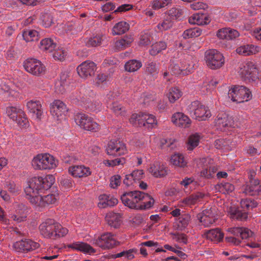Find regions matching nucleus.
Segmentation results:
<instances>
[{
    "mask_svg": "<svg viewBox=\"0 0 261 261\" xmlns=\"http://www.w3.org/2000/svg\"><path fill=\"white\" fill-rule=\"evenodd\" d=\"M170 161L173 165L180 167H184L187 164L184 159L183 155L178 153L172 155Z\"/></svg>",
    "mask_w": 261,
    "mask_h": 261,
    "instance_id": "nucleus-42",
    "label": "nucleus"
},
{
    "mask_svg": "<svg viewBox=\"0 0 261 261\" xmlns=\"http://www.w3.org/2000/svg\"><path fill=\"white\" fill-rule=\"evenodd\" d=\"M39 244L30 239H22L13 243V250L17 252H28L39 247Z\"/></svg>",
    "mask_w": 261,
    "mask_h": 261,
    "instance_id": "nucleus-13",
    "label": "nucleus"
},
{
    "mask_svg": "<svg viewBox=\"0 0 261 261\" xmlns=\"http://www.w3.org/2000/svg\"><path fill=\"white\" fill-rule=\"evenodd\" d=\"M27 107L29 112L32 113L36 118L41 119L43 111L41 101L30 100L27 103Z\"/></svg>",
    "mask_w": 261,
    "mask_h": 261,
    "instance_id": "nucleus-23",
    "label": "nucleus"
},
{
    "mask_svg": "<svg viewBox=\"0 0 261 261\" xmlns=\"http://www.w3.org/2000/svg\"><path fill=\"white\" fill-rule=\"evenodd\" d=\"M256 183H257V179H251L249 184H248L245 186L244 189V192L246 194H248L250 196H254L257 195V190L255 186V185H256L257 184Z\"/></svg>",
    "mask_w": 261,
    "mask_h": 261,
    "instance_id": "nucleus-46",
    "label": "nucleus"
},
{
    "mask_svg": "<svg viewBox=\"0 0 261 261\" xmlns=\"http://www.w3.org/2000/svg\"><path fill=\"white\" fill-rule=\"evenodd\" d=\"M98 205L100 208H106L108 206H113L118 203L117 199L112 196L106 194L101 195L99 196Z\"/></svg>",
    "mask_w": 261,
    "mask_h": 261,
    "instance_id": "nucleus-28",
    "label": "nucleus"
},
{
    "mask_svg": "<svg viewBox=\"0 0 261 261\" xmlns=\"http://www.w3.org/2000/svg\"><path fill=\"white\" fill-rule=\"evenodd\" d=\"M240 35L238 31L230 28L219 29L217 32V36L220 39L233 40Z\"/></svg>",
    "mask_w": 261,
    "mask_h": 261,
    "instance_id": "nucleus-21",
    "label": "nucleus"
},
{
    "mask_svg": "<svg viewBox=\"0 0 261 261\" xmlns=\"http://www.w3.org/2000/svg\"><path fill=\"white\" fill-rule=\"evenodd\" d=\"M205 59L207 65L212 69L221 67L224 64L222 54L216 49H210L205 52Z\"/></svg>",
    "mask_w": 261,
    "mask_h": 261,
    "instance_id": "nucleus-8",
    "label": "nucleus"
},
{
    "mask_svg": "<svg viewBox=\"0 0 261 261\" xmlns=\"http://www.w3.org/2000/svg\"><path fill=\"white\" fill-rule=\"evenodd\" d=\"M38 34V33L36 30H27L23 32L22 36L27 42H29L36 39Z\"/></svg>",
    "mask_w": 261,
    "mask_h": 261,
    "instance_id": "nucleus-60",
    "label": "nucleus"
},
{
    "mask_svg": "<svg viewBox=\"0 0 261 261\" xmlns=\"http://www.w3.org/2000/svg\"><path fill=\"white\" fill-rule=\"evenodd\" d=\"M129 29V25L125 21H120L117 23L112 29L113 35H119L126 33Z\"/></svg>",
    "mask_w": 261,
    "mask_h": 261,
    "instance_id": "nucleus-34",
    "label": "nucleus"
},
{
    "mask_svg": "<svg viewBox=\"0 0 261 261\" xmlns=\"http://www.w3.org/2000/svg\"><path fill=\"white\" fill-rule=\"evenodd\" d=\"M5 189L8 190L13 195H16L20 191V187L16 185L13 181L7 182L4 187Z\"/></svg>",
    "mask_w": 261,
    "mask_h": 261,
    "instance_id": "nucleus-57",
    "label": "nucleus"
},
{
    "mask_svg": "<svg viewBox=\"0 0 261 261\" xmlns=\"http://www.w3.org/2000/svg\"><path fill=\"white\" fill-rule=\"evenodd\" d=\"M75 122L81 128L85 130L96 132L99 129V125L88 115L80 113L74 116Z\"/></svg>",
    "mask_w": 261,
    "mask_h": 261,
    "instance_id": "nucleus-7",
    "label": "nucleus"
},
{
    "mask_svg": "<svg viewBox=\"0 0 261 261\" xmlns=\"http://www.w3.org/2000/svg\"><path fill=\"white\" fill-rule=\"evenodd\" d=\"M50 113L54 117L59 118L67 111L66 105L60 100H55L50 107Z\"/></svg>",
    "mask_w": 261,
    "mask_h": 261,
    "instance_id": "nucleus-20",
    "label": "nucleus"
},
{
    "mask_svg": "<svg viewBox=\"0 0 261 261\" xmlns=\"http://www.w3.org/2000/svg\"><path fill=\"white\" fill-rule=\"evenodd\" d=\"M55 178L49 174L44 177H34L31 178L24 192L30 202L35 207H43V197L39 195L44 190H47L54 184Z\"/></svg>",
    "mask_w": 261,
    "mask_h": 261,
    "instance_id": "nucleus-1",
    "label": "nucleus"
},
{
    "mask_svg": "<svg viewBox=\"0 0 261 261\" xmlns=\"http://www.w3.org/2000/svg\"><path fill=\"white\" fill-rule=\"evenodd\" d=\"M197 217L204 227H209L217 219L215 208L206 209L202 213L198 214Z\"/></svg>",
    "mask_w": 261,
    "mask_h": 261,
    "instance_id": "nucleus-17",
    "label": "nucleus"
},
{
    "mask_svg": "<svg viewBox=\"0 0 261 261\" xmlns=\"http://www.w3.org/2000/svg\"><path fill=\"white\" fill-rule=\"evenodd\" d=\"M58 196L55 194H48L43 197V207L49 204H54L56 202Z\"/></svg>",
    "mask_w": 261,
    "mask_h": 261,
    "instance_id": "nucleus-62",
    "label": "nucleus"
},
{
    "mask_svg": "<svg viewBox=\"0 0 261 261\" xmlns=\"http://www.w3.org/2000/svg\"><path fill=\"white\" fill-rule=\"evenodd\" d=\"M205 194L203 193L198 192L190 195L188 197L182 199V202L185 205H194L201 201L204 197Z\"/></svg>",
    "mask_w": 261,
    "mask_h": 261,
    "instance_id": "nucleus-32",
    "label": "nucleus"
},
{
    "mask_svg": "<svg viewBox=\"0 0 261 261\" xmlns=\"http://www.w3.org/2000/svg\"><path fill=\"white\" fill-rule=\"evenodd\" d=\"M142 66L141 62L137 60H130L127 62L124 66L126 71L135 72L140 69Z\"/></svg>",
    "mask_w": 261,
    "mask_h": 261,
    "instance_id": "nucleus-43",
    "label": "nucleus"
},
{
    "mask_svg": "<svg viewBox=\"0 0 261 261\" xmlns=\"http://www.w3.org/2000/svg\"><path fill=\"white\" fill-rule=\"evenodd\" d=\"M25 70L33 75L39 76L45 72V66L38 60L34 58L27 59L23 63Z\"/></svg>",
    "mask_w": 261,
    "mask_h": 261,
    "instance_id": "nucleus-10",
    "label": "nucleus"
},
{
    "mask_svg": "<svg viewBox=\"0 0 261 261\" xmlns=\"http://www.w3.org/2000/svg\"><path fill=\"white\" fill-rule=\"evenodd\" d=\"M201 30L199 28H191L185 31L182 36L185 39L197 37L201 34Z\"/></svg>",
    "mask_w": 261,
    "mask_h": 261,
    "instance_id": "nucleus-48",
    "label": "nucleus"
},
{
    "mask_svg": "<svg viewBox=\"0 0 261 261\" xmlns=\"http://www.w3.org/2000/svg\"><path fill=\"white\" fill-rule=\"evenodd\" d=\"M77 99L84 103L86 109L91 111L97 112L101 109V104L99 101L92 102L89 97L86 96L85 98L84 96H79Z\"/></svg>",
    "mask_w": 261,
    "mask_h": 261,
    "instance_id": "nucleus-30",
    "label": "nucleus"
},
{
    "mask_svg": "<svg viewBox=\"0 0 261 261\" xmlns=\"http://www.w3.org/2000/svg\"><path fill=\"white\" fill-rule=\"evenodd\" d=\"M96 70V64L92 61H86L76 68L79 76L82 78H87L94 75Z\"/></svg>",
    "mask_w": 261,
    "mask_h": 261,
    "instance_id": "nucleus-15",
    "label": "nucleus"
},
{
    "mask_svg": "<svg viewBox=\"0 0 261 261\" xmlns=\"http://www.w3.org/2000/svg\"><path fill=\"white\" fill-rule=\"evenodd\" d=\"M130 122L134 125L142 127L148 125V127L156 124V120L154 115L144 112L133 114L129 119Z\"/></svg>",
    "mask_w": 261,
    "mask_h": 261,
    "instance_id": "nucleus-6",
    "label": "nucleus"
},
{
    "mask_svg": "<svg viewBox=\"0 0 261 261\" xmlns=\"http://www.w3.org/2000/svg\"><path fill=\"white\" fill-rule=\"evenodd\" d=\"M228 231L236 237H240L242 239H246L252 236V231L248 228L243 227L230 228Z\"/></svg>",
    "mask_w": 261,
    "mask_h": 261,
    "instance_id": "nucleus-33",
    "label": "nucleus"
},
{
    "mask_svg": "<svg viewBox=\"0 0 261 261\" xmlns=\"http://www.w3.org/2000/svg\"><path fill=\"white\" fill-rule=\"evenodd\" d=\"M230 218L238 220L243 221L247 218V213L246 212H242L235 207H230L229 210Z\"/></svg>",
    "mask_w": 261,
    "mask_h": 261,
    "instance_id": "nucleus-38",
    "label": "nucleus"
},
{
    "mask_svg": "<svg viewBox=\"0 0 261 261\" xmlns=\"http://www.w3.org/2000/svg\"><path fill=\"white\" fill-rule=\"evenodd\" d=\"M83 27L82 25L81 20H79L74 23L72 22H68L65 25V31L67 33H71V34H75L81 32L83 30Z\"/></svg>",
    "mask_w": 261,
    "mask_h": 261,
    "instance_id": "nucleus-36",
    "label": "nucleus"
},
{
    "mask_svg": "<svg viewBox=\"0 0 261 261\" xmlns=\"http://www.w3.org/2000/svg\"><path fill=\"white\" fill-rule=\"evenodd\" d=\"M241 207L244 209L249 210L256 206V203L250 199L242 200L241 202Z\"/></svg>",
    "mask_w": 261,
    "mask_h": 261,
    "instance_id": "nucleus-63",
    "label": "nucleus"
},
{
    "mask_svg": "<svg viewBox=\"0 0 261 261\" xmlns=\"http://www.w3.org/2000/svg\"><path fill=\"white\" fill-rule=\"evenodd\" d=\"M106 151L108 155L116 156L125 153L126 148L125 144L121 141L113 140L108 143Z\"/></svg>",
    "mask_w": 261,
    "mask_h": 261,
    "instance_id": "nucleus-11",
    "label": "nucleus"
},
{
    "mask_svg": "<svg viewBox=\"0 0 261 261\" xmlns=\"http://www.w3.org/2000/svg\"><path fill=\"white\" fill-rule=\"evenodd\" d=\"M172 122L176 126L186 128L189 127L191 123L190 119L184 113L177 112L174 113L171 118Z\"/></svg>",
    "mask_w": 261,
    "mask_h": 261,
    "instance_id": "nucleus-19",
    "label": "nucleus"
},
{
    "mask_svg": "<svg viewBox=\"0 0 261 261\" xmlns=\"http://www.w3.org/2000/svg\"><path fill=\"white\" fill-rule=\"evenodd\" d=\"M110 108L117 115L124 116L125 114V109L118 102L110 104Z\"/></svg>",
    "mask_w": 261,
    "mask_h": 261,
    "instance_id": "nucleus-52",
    "label": "nucleus"
},
{
    "mask_svg": "<svg viewBox=\"0 0 261 261\" xmlns=\"http://www.w3.org/2000/svg\"><path fill=\"white\" fill-rule=\"evenodd\" d=\"M173 22V20L167 16L165 19L158 24L157 27L161 31H166L172 27Z\"/></svg>",
    "mask_w": 261,
    "mask_h": 261,
    "instance_id": "nucleus-56",
    "label": "nucleus"
},
{
    "mask_svg": "<svg viewBox=\"0 0 261 261\" xmlns=\"http://www.w3.org/2000/svg\"><path fill=\"white\" fill-rule=\"evenodd\" d=\"M7 116L20 126L27 127L28 124V120L25 117L23 111L17 107H8L6 108Z\"/></svg>",
    "mask_w": 261,
    "mask_h": 261,
    "instance_id": "nucleus-9",
    "label": "nucleus"
},
{
    "mask_svg": "<svg viewBox=\"0 0 261 261\" xmlns=\"http://www.w3.org/2000/svg\"><path fill=\"white\" fill-rule=\"evenodd\" d=\"M45 163L46 169H51L57 167L58 161L53 155L48 153H45Z\"/></svg>",
    "mask_w": 261,
    "mask_h": 261,
    "instance_id": "nucleus-54",
    "label": "nucleus"
},
{
    "mask_svg": "<svg viewBox=\"0 0 261 261\" xmlns=\"http://www.w3.org/2000/svg\"><path fill=\"white\" fill-rule=\"evenodd\" d=\"M67 247L73 250H78L89 254L96 252L94 249L90 245L81 242H74L67 245Z\"/></svg>",
    "mask_w": 261,
    "mask_h": 261,
    "instance_id": "nucleus-26",
    "label": "nucleus"
},
{
    "mask_svg": "<svg viewBox=\"0 0 261 261\" xmlns=\"http://www.w3.org/2000/svg\"><path fill=\"white\" fill-rule=\"evenodd\" d=\"M56 225V222L54 220L47 219L40 225V232L44 238L55 239L57 238Z\"/></svg>",
    "mask_w": 261,
    "mask_h": 261,
    "instance_id": "nucleus-12",
    "label": "nucleus"
},
{
    "mask_svg": "<svg viewBox=\"0 0 261 261\" xmlns=\"http://www.w3.org/2000/svg\"><path fill=\"white\" fill-rule=\"evenodd\" d=\"M121 200L125 206L136 210L150 208L154 201L150 195L139 191L124 193L121 196Z\"/></svg>",
    "mask_w": 261,
    "mask_h": 261,
    "instance_id": "nucleus-2",
    "label": "nucleus"
},
{
    "mask_svg": "<svg viewBox=\"0 0 261 261\" xmlns=\"http://www.w3.org/2000/svg\"><path fill=\"white\" fill-rule=\"evenodd\" d=\"M204 235L207 239L216 242H220L224 238V233L218 228L205 230Z\"/></svg>",
    "mask_w": 261,
    "mask_h": 261,
    "instance_id": "nucleus-29",
    "label": "nucleus"
},
{
    "mask_svg": "<svg viewBox=\"0 0 261 261\" xmlns=\"http://www.w3.org/2000/svg\"><path fill=\"white\" fill-rule=\"evenodd\" d=\"M187 110L188 113L193 118L199 121L205 120L211 116L208 108L198 101H194L191 102L188 106Z\"/></svg>",
    "mask_w": 261,
    "mask_h": 261,
    "instance_id": "nucleus-5",
    "label": "nucleus"
},
{
    "mask_svg": "<svg viewBox=\"0 0 261 261\" xmlns=\"http://www.w3.org/2000/svg\"><path fill=\"white\" fill-rule=\"evenodd\" d=\"M248 10L251 15L256 13L257 8L261 7V0H247Z\"/></svg>",
    "mask_w": 261,
    "mask_h": 261,
    "instance_id": "nucleus-50",
    "label": "nucleus"
},
{
    "mask_svg": "<svg viewBox=\"0 0 261 261\" xmlns=\"http://www.w3.org/2000/svg\"><path fill=\"white\" fill-rule=\"evenodd\" d=\"M32 164L35 169L46 170L45 154H39L34 157Z\"/></svg>",
    "mask_w": 261,
    "mask_h": 261,
    "instance_id": "nucleus-35",
    "label": "nucleus"
},
{
    "mask_svg": "<svg viewBox=\"0 0 261 261\" xmlns=\"http://www.w3.org/2000/svg\"><path fill=\"white\" fill-rule=\"evenodd\" d=\"M210 17L206 14L196 13L193 14L189 19V23L197 25H204L209 23Z\"/></svg>",
    "mask_w": 261,
    "mask_h": 261,
    "instance_id": "nucleus-31",
    "label": "nucleus"
},
{
    "mask_svg": "<svg viewBox=\"0 0 261 261\" xmlns=\"http://www.w3.org/2000/svg\"><path fill=\"white\" fill-rule=\"evenodd\" d=\"M117 243L114 236L110 232L102 234L94 242L95 245L104 249L112 248L117 245Z\"/></svg>",
    "mask_w": 261,
    "mask_h": 261,
    "instance_id": "nucleus-14",
    "label": "nucleus"
},
{
    "mask_svg": "<svg viewBox=\"0 0 261 261\" xmlns=\"http://www.w3.org/2000/svg\"><path fill=\"white\" fill-rule=\"evenodd\" d=\"M171 2L172 0H154L152 3V8L158 10L168 6Z\"/></svg>",
    "mask_w": 261,
    "mask_h": 261,
    "instance_id": "nucleus-61",
    "label": "nucleus"
},
{
    "mask_svg": "<svg viewBox=\"0 0 261 261\" xmlns=\"http://www.w3.org/2000/svg\"><path fill=\"white\" fill-rule=\"evenodd\" d=\"M181 92L177 88L173 87L169 90L168 97L170 102L174 103L181 96Z\"/></svg>",
    "mask_w": 261,
    "mask_h": 261,
    "instance_id": "nucleus-49",
    "label": "nucleus"
},
{
    "mask_svg": "<svg viewBox=\"0 0 261 261\" xmlns=\"http://www.w3.org/2000/svg\"><path fill=\"white\" fill-rule=\"evenodd\" d=\"M260 47L259 46L252 44L242 45L236 49L238 54L244 56L255 54L258 53Z\"/></svg>",
    "mask_w": 261,
    "mask_h": 261,
    "instance_id": "nucleus-25",
    "label": "nucleus"
},
{
    "mask_svg": "<svg viewBox=\"0 0 261 261\" xmlns=\"http://www.w3.org/2000/svg\"><path fill=\"white\" fill-rule=\"evenodd\" d=\"M56 46V44L50 38H45L40 43V49L48 52H51L54 50Z\"/></svg>",
    "mask_w": 261,
    "mask_h": 261,
    "instance_id": "nucleus-40",
    "label": "nucleus"
},
{
    "mask_svg": "<svg viewBox=\"0 0 261 261\" xmlns=\"http://www.w3.org/2000/svg\"><path fill=\"white\" fill-rule=\"evenodd\" d=\"M238 73L245 81H255L258 79V69L253 62L249 61L240 64Z\"/></svg>",
    "mask_w": 261,
    "mask_h": 261,
    "instance_id": "nucleus-4",
    "label": "nucleus"
},
{
    "mask_svg": "<svg viewBox=\"0 0 261 261\" xmlns=\"http://www.w3.org/2000/svg\"><path fill=\"white\" fill-rule=\"evenodd\" d=\"M108 224L114 228H118L121 224V220L118 216L113 213L108 214L106 217Z\"/></svg>",
    "mask_w": 261,
    "mask_h": 261,
    "instance_id": "nucleus-39",
    "label": "nucleus"
},
{
    "mask_svg": "<svg viewBox=\"0 0 261 261\" xmlns=\"http://www.w3.org/2000/svg\"><path fill=\"white\" fill-rule=\"evenodd\" d=\"M0 96L5 100H10V97L12 91L10 88L5 84L0 85Z\"/></svg>",
    "mask_w": 261,
    "mask_h": 261,
    "instance_id": "nucleus-59",
    "label": "nucleus"
},
{
    "mask_svg": "<svg viewBox=\"0 0 261 261\" xmlns=\"http://www.w3.org/2000/svg\"><path fill=\"white\" fill-rule=\"evenodd\" d=\"M105 37L102 35H97L90 38L86 42V45L88 47H94L100 45Z\"/></svg>",
    "mask_w": 261,
    "mask_h": 261,
    "instance_id": "nucleus-55",
    "label": "nucleus"
},
{
    "mask_svg": "<svg viewBox=\"0 0 261 261\" xmlns=\"http://www.w3.org/2000/svg\"><path fill=\"white\" fill-rule=\"evenodd\" d=\"M234 121L232 117L225 113H220L215 119L216 129L225 131L226 128L233 127Z\"/></svg>",
    "mask_w": 261,
    "mask_h": 261,
    "instance_id": "nucleus-16",
    "label": "nucleus"
},
{
    "mask_svg": "<svg viewBox=\"0 0 261 261\" xmlns=\"http://www.w3.org/2000/svg\"><path fill=\"white\" fill-rule=\"evenodd\" d=\"M201 137L198 133H194L191 135L188 138L187 143V148L189 150H193L197 147L199 143Z\"/></svg>",
    "mask_w": 261,
    "mask_h": 261,
    "instance_id": "nucleus-37",
    "label": "nucleus"
},
{
    "mask_svg": "<svg viewBox=\"0 0 261 261\" xmlns=\"http://www.w3.org/2000/svg\"><path fill=\"white\" fill-rule=\"evenodd\" d=\"M148 171L155 177H162L167 174L166 167L160 162H155L150 165Z\"/></svg>",
    "mask_w": 261,
    "mask_h": 261,
    "instance_id": "nucleus-22",
    "label": "nucleus"
},
{
    "mask_svg": "<svg viewBox=\"0 0 261 261\" xmlns=\"http://www.w3.org/2000/svg\"><path fill=\"white\" fill-rule=\"evenodd\" d=\"M146 71L147 73L152 77L153 80L156 79L159 73V69L155 63L151 62L146 64Z\"/></svg>",
    "mask_w": 261,
    "mask_h": 261,
    "instance_id": "nucleus-45",
    "label": "nucleus"
},
{
    "mask_svg": "<svg viewBox=\"0 0 261 261\" xmlns=\"http://www.w3.org/2000/svg\"><path fill=\"white\" fill-rule=\"evenodd\" d=\"M15 214L12 216L13 220L21 222L25 220L28 212L27 206L22 203L17 204L15 207Z\"/></svg>",
    "mask_w": 261,
    "mask_h": 261,
    "instance_id": "nucleus-27",
    "label": "nucleus"
},
{
    "mask_svg": "<svg viewBox=\"0 0 261 261\" xmlns=\"http://www.w3.org/2000/svg\"><path fill=\"white\" fill-rule=\"evenodd\" d=\"M133 40L131 37L125 36L123 38L117 40L115 42V46L118 50L124 49L130 45Z\"/></svg>",
    "mask_w": 261,
    "mask_h": 261,
    "instance_id": "nucleus-44",
    "label": "nucleus"
},
{
    "mask_svg": "<svg viewBox=\"0 0 261 261\" xmlns=\"http://www.w3.org/2000/svg\"><path fill=\"white\" fill-rule=\"evenodd\" d=\"M135 184L139 182L143 177L144 172L142 170H136L130 174Z\"/></svg>",
    "mask_w": 261,
    "mask_h": 261,
    "instance_id": "nucleus-64",
    "label": "nucleus"
},
{
    "mask_svg": "<svg viewBox=\"0 0 261 261\" xmlns=\"http://www.w3.org/2000/svg\"><path fill=\"white\" fill-rule=\"evenodd\" d=\"M69 172L73 176L77 177H86L91 173L89 167L84 165H77L69 168Z\"/></svg>",
    "mask_w": 261,
    "mask_h": 261,
    "instance_id": "nucleus-24",
    "label": "nucleus"
},
{
    "mask_svg": "<svg viewBox=\"0 0 261 261\" xmlns=\"http://www.w3.org/2000/svg\"><path fill=\"white\" fill-rule=\"evenodd\" d=\"M183 13V10L179 7H173L168 11V17L172 20L179 19Z\"/></svg>",
    "mask_w": 261,
    "mask_h": 261,
    "instance_id": "nucleus-51",
    "label": "nucleus"
},
{
    "mask_svg": "<svg viewBox=\"0 0 261 261\" xmlns=\"http://www.w3.org/2000/svg\"><path fill=\"white\" fill-rule=\"evenodd\" d=\"M228 97L233 102L241 103L248 101L252 98L250 89L243 86H235L229 89Z\"/></svg>",
    "mask_w": 261,
    "mask_h": 261,
    "instance_id": "nucleus-3",
    "label": "nucleus"
},
{
    "mask_svg": "<svg viewBox=\"0 0 261 261\" xmlns=\"http://www.w3.org/2000/svg\"><path fill=\"white\" fill-rule=\"evenodd\" d=\"M152 40L151 33L149 31H144L140 35L139 44L141 46H147L151 43Z\"/></svg>",
    "mask_w": 261,
    "mask_h": 261,
    "instance_id": "nucleus-47",
    "label": "nucleus"
},
{
    "mask_svg": "<svg viewBox=\"0 0 261 261\" xmlns=\"http://www.w3.org/2000/svg\"><path fill=\"white\" fill-rule=\"evenodd\" d=\"M230 140L219 139L215 141V146L217 149L229 150Z\"/></svg>",
    "mask_w": 261,
    "mask_h": 261,
    "instance_id": "nucleus-58",
    "label": "nucleus"
},
{
    "mask_svg": "<svg viewBox=\"0 0 261 261\" xmlns=\"http://www.w3.org/2000/svg\"><path fill=\"white\" fill-rule=\"evenodd\" d=\"M217 189L223 194H226L232 192L234 187L233 185L229 182H221L217 185Z\"/></svg>",
    "mask_w": 261,
    "mask_h": 261,
    "instance_id": "nucleus-53",
    "label": "nucleus"
},
{
    "mask_svg": "<svg viewBox=\"0 0 261 261\" xmlns=\"http://www.w3.org/2000/svg\"><path fill=\"white\" fill-rule=\"evenodd\" d=\"M194 68L193 64L187 63L186 65L183 64L180 67L178 64L172 63L169 66V70L172 74L186 75L191 73Z\"/></svg>",
    "mask_w": 261,
    "mask_h": 261,
    "instance_id": "nucleus-18",
    "label": "nucleus"
},
{
    "mask_svg": "<svg viewBox=\"0 0 261 261\" xmlns=\"http://www.w3.org/2000/svg\"><path fill=\"white\" fill-rule=\"evenodd\" d=\"M166 48L167 44L166 42L164 41L156 42L151 45L149 53L151 56H155Z\"/></svg>",
    "mask_w": 261,
    "mask_h": 261,
    "instance_id": "nucleus-41",
    "label": "nucleus"
}]
</instances>
